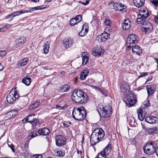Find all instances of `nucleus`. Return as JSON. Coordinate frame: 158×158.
<instances>
[{"label":"nucleus","mask_w":158,"mask_h":158,"mask_svg":"<svg viewBox=\"0 0 158 158\" xmlns=\"http://www.w3.org/2000/svg\"><path fill=\"white\" fill-rule=\"evenodd\" d=\"M71 98L74 102L80 104L85 103L88 100L86 94L79 89L73 91Z\"/></svg>","instance_id":"f257e3e1"},{"label":"nucleus","mask_w":158,"mask_h":158,"mask_svg":"<svg viewBox=\"0 0 158 158\" xmlns=\"http://www.w3.org/2000/svg\"><path fill=\"white\" fill-rule=\"evenodd\" d=\"M73 117L77 120L81 121L84 119L86 115V111L83 107H75L72 111Z\"/></svg>","instance_id":"f03ea898"},{"label":"nucleus","mask_w":158,"mask_h":158,"mask_svg":"<svg viewBox=\"0 0 158 158\" xmlns=\"http://www.w3.org/2000/svg\"><path fill=\"white\" fill-rule=\"evenodd\" d=\"M97 110L100 116L104 118L110 117L112 114L111 108L109 105L103 106L101 104L98 105Z\"/></svg>","instance_id":"7ed1b4c3"},{"label":"nucleus","mask_w":158,"mask_h":158,"mask_svg":"<svg viewBox=\"0 0 158 158\" xmlns=\"http://www.w3.org/2000/svg\"><path fill=\"white\" fill-rule=\"evenodd\" d=\"M157 147V144L155 142L151 141L146 143L143 149L145 153L151 155L155 152Z\"/></svg>","instance_id":"20e7f679"},{"label":"nucleus","mask_w":158,"mask_h":158,"mask_svg":"<svg viewBox=\"0 0 158 158\" xmlns=\"http://www.w3.org/2000/svg\"><path fill=\"white\" fill-rule=\"evenodd\" d=\"M137 36L134 34L128 36L127 38L126 45L127 46L126 50H129L133 45H135L138 42L137 40Z\"/></svg>","instance_id":"39448f33"},{"label":"nucleus","mask_w":158,"mask_h":158,"mask_svg":"<svg viewBox=\"0 0 158 158\" xmlns=\"http://www.w3.org/2000/svg\"><path fill=\"white\" fill-rule=\"evenodd\" d=\"M124 101L127 104V106L129 107L134 106L137 100L135 95L130 93L125 97Z\"/></svg>","instance_id":"423d86ee"},{"label":"nucleus","mask_w":158,"mask_h":158,"mask_svg":"<svg viewBox=\"0 0 158 158\" xmlns=\"http://www.w3.org/2000/svg\"><path fill=\"white\" fill-rule=\"evenodd\" d=\"M56 145L58 147L64 145L66 141V138L62 135H58L55 137Z\"/></svg>","instance_id":"0eeeda50"},{"label":"nucleus","mask_w":158,"mask_h":158,"mask_svg":"<svg viewBox=\"0 0 158 158\" xmlns=\"http://www.w3.org/2000/svg\"><path fill=\"white\" fill-rule=\"evenodd\" d=\"M102 139H100L97 135V133H96L94 131L91 135L90 138L91 145L93 146L99 141H101Z\"/></svg>","instance_id":"6e6552de"},{"label":"nucleus","mask_w":158,"mask_h":158,"mask_svg":"<svg viewBox=\"0 0 158 158\" xmlns=\"http://www.w3.org/2000/svg\"><path fill=\"white\" fill-rule=\"evenodd\" d=\"M153 29L152 24L148 22H145L142 24V30L146 33H149Z\"/></svg>","instance_id":"1a4fd4ad"},{"label":"nucleus","mask_w":158,"mask_h":158,"mask_svg":"<svg viewBox=\"0 0 158 158\" xmlns=\"http://www.w3.org/2000/svg\"><path fill=\"white\" fill-rule=\"evenodd\" d=\"M103 53V50L100 45L96 46L93 49L92 54L94 56H100Z\"/></svg>","instance_id":"9d476101"},{"label":"nucleus","mask_w":158,"mask_h":158,"mask_svg":"<svg viewBox=\"0 0 158 158\" xmlns=\"http://www.w3.org/2000/svg\"><path fill=\"white\" fill-rule=\"evenodd\" d=\"M74 44V40L73 39L71 38H65L63 40L64 45L67 49L73 46Z\"/></svg>","instance_id":"9b49d317"},{"label":"nucleus","mask_w":158,"mask_h":158,"mask_svg":"<svg viewBox=\"0 0 158 158\" xmlns=\"http://www.w3.org/2000/svg\"><path fill=\"white\" fill-rule=\"evenodd\" d=\"M109 36V34L107 33H102L97 37L96 40L99 43L105 42L107 40Z\"/></svg>","instance_id":"f8f14e48"},{"label":"nucleus","mask_w":158,"mask_h":158,"mask_svg":"<svg viewBox=\"0 0 158 158\" xmlns=\"http://www.w3.org/2000/svg\"><path fill=\"white\" fill-rule=\"evenodd\" d=\"M114 9L117 11H121L124 10L126 6L122 5L121 3L116 2L113 5Z\"/></svg>","instance_id":"ddd939ff"},{"label":"nucleus","mask_w":158,"mask_h":158,"mask_svg":"<svg viewBox=\"0 0 158 158\" xmlns=\"http://www.w3.org/2000/svg\"><path fill=\"white\" fill-rule=\"evenodd\" d=\"M24 13H25V10H22L19 11H17L8 15L6 17V19H9V21H11L12 20L13 18L14 17Z\"/></svg>","instance_id":"4468645a"},{"label":"nucleus","mask_w":158,"mask_h":158,"mask_svg":"<svg viewBox=\"0 0 158 158\" xmlns=\"http://www.w3.org/2000/svg\"><path fill=\"white\" fill-rule=\"evenodd\" d=\"M130 86L129 85L125 82H123L120 86V90L124 94L129 91Z\"/></svg>","instance_id":"2eb2a0df"},{"label":"nucleus","mask_w":158,"mask_h":158,"mask_svg":"<svg viewBox=\"0 0 158 158\" xmlns=\"http://www.w3.org/2000/svg\"><path fill=\"white\" fill-rule=\"evenodd\" d=\"M131 47H132V51L133 54L139 55L142 53V49L139 46L133 45Z\"/></svg>","instance_id":"dca6fc26"},{"label":"nucleus","mask_w":158,"mask_h":158,"mask_svg":"<svg viewBox=\"0 0 158 158\" xmlns=\"http://www.w3.org/2000/svg\"><path fill=\"white\" fill-rule=\"evenodd\" d=\"M17 114V111L15 110H12L7 112L5 115L6 119L12 118L15 116Z\"/></svg>","instance_id":"f3484780"},{"label":"nucleus","mask_w":158,"mask_h":158,"mask_svg":"<svg viewBox=\"0 0 158 158\" xmlns=\"http://www.w3.org/2000/svg\"><path fill=\"white\" fill-rule=\"evenodd\" d=\"M147 18L148 17H146V16H143V15H138L136 22L139 24H143L145 22V21L146 20Z\"/></svg>","instance_id":"a211bd4d"},{"label":"nucleus","mask_w":158,"mask_h":158,"mask_svg":"<svg viewBox=\"0 0 158 158\" xmlns=\"http://www.w3.org/2000/svg\"><path fill=\"white\" fill-rule=\"evenodd\" d=\"M13 92H10L6 97L7 102L10 104H13L15 101V98H14Z\"/></svg>","instance_id":"6ab92c4d"},{"label":"nucleus","mask_w":158,"mask_h":158,"mask_svg":"<svg viewBox=\"0 0 158 158\" xmlns=\"http://www.w3.org/2000/svg\"><path fill=\"white\" fill-rule=\"evenodd\" d=\"M35 115L34 114H31L28 115L26 118L22 120L23 123H27L28 122L31 123L32 121L36 119L35 117Z\"/></svg>","instance_id":"aec40b11"},{"label":"nucleus","mask_w":158,"mask_h":158,"mask_svg":"<svg viewBox=\"0 0 158 158\" xmlns=\"http://www.w3.org/2000/svg\"><path fill=\"white\" fill-rule=\"evenodd\" d=\"M38 133L40 135L43 136L48 135L50 133L49 130L46 127L39 130L37 131Z\"/></svg>","instance_id":"412c9836"},{"label":"nucleus","mask_w":158,"mask_h":158,"mask_svg":"<svg viewBox=\"0 0 158 158\" xmlns=\"http://www.w3.org/2000/svg\"><path fill=\"white\" fill-rule=\"evenodd\" d=\"M131 22L129 19H125L123 23L122 24V27L124 30L129 29L131 27Z\"/></svg>","instance_id":"4be33fe9"},{"label":"nucleus","mask_w":158,"mask_h":158,"mask_svg":"<svg viewBox=\"0 0 158 158\" xmlns=\"http://www.w3.org/2000/svg\"><path fill=\"white\" fill-rule=\"evenodd\" d=\"M111 150V145L110 144H108V145L104 148L102 151L101 152L106 157H108V156L109 155Z\"/></svg>","instance_id":"5701e85b"},{"label":"nucleus","mask_w":158,"mask_h":158,"mask_svg":"<svg viewBox=\"0 0 158 158\" xmlns=\"http://www.w3.org/2000/svg\"><path fill=\"white\" fill-rule=\"evenodd\" d=\"M94 131L100 139H102L105 136V132L103 130L100 128H98L94 130Z\"/></svg>","instance_id":"b1692460"},{"label":"nucleus","mask_w":158,"mask_h":158,"mask_svg":"<svg viewBox=\"0 0 158 158\" xmlns=\"http://www.w3.org/2000/svg\"><path fill=\"white\" fill-rule=\"evenodd\" d=\"M94 131L100 139H102L105 136V132L103 130L100 128H98L94 130Z\"/></svg>","instance_id":"393cba45"},{"label":"nucleus","mask_w":158,"mask_h":158,"mask_svg":"<svg viewBox=\"0 0 158 158\" xmlns=\"http://www.w3.org/2000/svg\"><path fill=\"white\" fill-rule=\"evenodd\" d=\"M156 117L148 116L145 118V121L150 124H154L156 123Z\"/></svg>","instance_id":"a878e982"},{"label":"nucleus","mask_w":158,"mask_h":158,"mask_svg":"<svg viewBox=\"0 0 158 158\" xmlns=\"http://www.w3.org/2000/svg\"><path fill=\"white\" fill-rule=\"evenodd\" d=\"M154 85H153L152 86V85H150L146 86V88L148 96H151L154 93L155 90L154 88H153Z\"/></svg>","instance_id":"bb28decb"},{"label":"nucleus","mask_w":158,"mask_h":158,"mask_svg":"<svg viewBox=\"0 0 158 158\" xmlns=\"http://www.w3.org/2000/svg\"><path fill=\"white\" fill-rule=\"evenodd\" d=\"M26 38L25 37H21L15 41V44L19 46L22 44H23L26 41Z\"/></svg>","instance_id":"cd10ccee"},{"label":"nucleus","mask_w":158,"mask_h":158,"mask_svg":"<svg viewBox=\"0 0 158 158\" xmlns=\"http://www.w3.org/2000/svg\"><path fill=\"white\" fill-rule=\"evenodd\" d=\"M133 2L136 6L139 8L143 6L145 0H133Z\"/></svg>","instance_id":"c85d7f7f"},{"label":"nucleus","mask_w":158,"mask_h":158,"mask_svg":"<svg viewBox=\"0 0 158 158\" xmlns=\"http://www.w3.org/2000/svg\"><path fill=\"white\" fill-rule=\"evenodd\" d=\"M55 155L57 156L62 157L65 155V152L62 150H60L58 149H55L54 151Z\"/></svg>","instance_id":"c756f323"},{"label":"nucleus","mask_w":158,"mask_h":158,"mask_svg":"<svg viewBox=\"0 0 158 158\" xmlns=\"http://www.w3.org/2000/svg\"><path fill=\"white\" fill-rule=\"evenodd\" d=\"M85 27V26L83 25L82 26V28L81 31L79 33V35L80 36L83 37L86 35L88 31V29L86 28V26Z\"/></svg>","instance_id":"7c9ffc66"},{"label":"nucleus","mask_w":158,"mask_h":158,"mask_svg":"<svg viewBox=\"0 0 158 158\" xmlns=\"http://www.w3.org/2000/svg\"><path fill=\"white\" fill-rule=\"evenodd\" d=\"M70 88V86L68 85L65 84L62 85L59 89L60 92L63 93L68 91Z\"/></svg>","instance_id":"2f4dec72"},{"label":"nucleus","mask_w":158,"mask_h":158,"mask_svg":"<svg viewBox=\"0 0 158 158\" xmlns=\"http://www.w3.org/2000/svg\"><path fill=\"white\" fill-rule=\"evenodd\" d=\"M137 114L139 119L141 121H143L145 115L142 114V110L141 108H139L137 110Z\"/></svg>","instance_id":"473e14b6"},{"label":"nucleus","mask_w":158,"mask_h":158,"mask_svg":"<svg viewBox=\"0 0 158 158\" xmlns=\"http://www.w3.org/2000/svg\"><path fill=\"white\" fill-rule=\"evenodd\" d=\"M49 41H47L45 42L43 49L44 53L46 54L48 52L49 49Z\"/></svg>","instance_id":"72a5a7b5"},{"label":"nucleus","mask_w":158,"mask_h":158,"mask_svg":"<svg viewBox=\"0 0 158 158\" xmlns=\"http://www.w3.org/2000/svg\"><path fill=\"white\" fill-rule=\"evenodd\" d=\"M19 100L21 104L24 106L28 100V98L26 96H22L19 97Z\"/></svg>","instance_id":"f704fd0d"},{"label":"nucleus","mask_w":158,"mask_h":158,"mask_svg":"<svg viewBox=\"0 0 158 158\" xmlns=\"http://www.w3.org/2000/svg\"><path fill=\"white\" fill-rule=\"evenodd\" d=\"M139 15H143L145 16L148 17L149 16V13L148 11L146 9H141L139 11Z\"/></svg>","instance_id":"c9c22d12"},{"label":"nucleus","mask_w":158,"mask_h":158,"mask_svg":"<svg viewBox=\"0 0 158 158\" xmlns=\"http://www.w3.org/2000/svg\"><path fill=\"white\" fill-rule=\"evenodd\" d=\"M23 83H24L27 86L29 85L31 82V78L26 77H24L22 80Z\"/></svg>","instance_id":"e433bc0d"},{"label":"nucleus","mask_w":158,"mask_h":158,"mask_svg":"<svg viewBox=\"0 0 158 158\" xmlns=\"http://www.w3.org/2000/svg\"><path fill=\"white\" fill-rule=\"evenodd\" d=\"M30 123L32 125V128L35 129L36 126H39L40 125V121L38 118H36L32 121Z\"/></svg>","instance_id":"4c0bfd02"},{"label":"nucleus","mask_w":158,"mask_h":158,"mask_svg":"<svg viewBox=\"0 0 158 158\" xmlns=\"http://www.w3.org/2000/svg\"><path fill=\"white\" fill-rule=\"evenodd\" d=\"M28 59L27 58H25L21 60L19 62V64H18V67L24 66L26 65L28 61Z\"/></svg>","instance_id":"58836bf2"},{"label":"nucleus","mask_w":158,"mask_h":158,"mask_svg":"<svg viewBox=\"0 0 158 158\" xmlns=\"http://www.w3.org/2000/svg\"><path fill=\"white\" fill-rule=\"evenodd\" d=\"M157 128L156 127H153L151 128H149L147 130V132L149 134H152L155 133L157 130Z\"/></svg>","instance_id":"ea45409f"},{"label":"nucleus","mask_w":158,"mask_h":158,"mask_svg":"<svg viewBox=\"0 0 158 158\" xmlns=\"http://www.w3.org/2000/svg\"><path fill=\"white\" fill-rule=\"evenodd\" d=\"M11 26L10 24H6L0 28V32H3L7 31Z\"/></svg>","instance_id":"a19ab883"},{"label":"nucleus","mask_w":158,"mask_h":158,"mask_svg":"<svg viewBox=\"0 0 158 158\" xmlns=\"http://www.w3.org/2000/svg\"><path fill=\"white\" fill-rule=\"evenodd\" d=\"M48 7V5H46L45 6L42 5L41 6H39L34 7L32 9L33 10H42Z\"/></svg>","instance_id":"79ce46f5"},{"label":"nucleus","mask_w":158,"mask_h":158,"mask_svg":"<svg viewBox=\"0 0 158 158\" xmlns=\"http://www.w3.org/2000/svg\"><path fill=\"white\" fill-rule=\"evenodd\" d=\"M39 102H34L30 106V108L32 109H35L38 107V106L40 104Z\"/></svg>","instance_id":"37998d69"},{"label":"nucleus","mask_w":158,"mask_h":158,"mask_svg":"<svg viewBox=\"0 0 158 158\" xmlns=\"http://www.w3.org/2000/svg\"><path fill=\"white\" fill-rule=\"evenodd\" d=\"M82 64L83 65L86 64L88 61V58L86 55L83 56L82 57Z\"/></svg>","instance_id":"c03bdc74"},{"label":"nucleus","mask_w":158,"mask_h":158,"mask_svg":"<svg viewBox=\"0 0 158 158\" xmlns=\"http://www.w3.org/2000/svg\"><path fill=\"white\" fill-rule=\"evenodd\" d=\"M87 72H86V73H85L84 72H82L80 75V79L81 80H83L85 79L87 75Z\"/></svg>","instance_id":"a18cd8bd"},{"label":"nucleus","mask_w":158,"mask_h":158,"mask_svg":"<svg viewBox=\"0 0 158 158\" xmlns=\"http://www.w3.org/2000/svg\"><path fill=\"white\" fill-rule=\"evenodd\" d=\"M10 92H13V94H14V98H15V100L19 98L20 97L19 94H18L16 91L13 89H12L10 91Z\"/></svg>","instance_id":"49530a36"},{"label":"nucleus","mask_w":158,"mask_h":158,"mask_svg":"<svg viewBox=\"0 0 158 158\" xmlns=\"http://www.w3.org/2000/svg\"><path fill=\"white\" fill-rule=\"evenodd\" d=\"M77 23L76 19L74 18L71 19L70 21V24L72 26H73Z\"/></svg>","instance_id":"de8ad7c7"},{"label":"nucleus","mask_w":158,"mask_h":158,"mask_svg":"<svg viewBox=\"0 0 158 158\" xmlns=\"http://www.w3.org/2000/svg\"><path fill=\"white\" fill-rule=\"evenodd\" d=\"M101 152L98 153L95 158H107Z\"/></svg>","instance_id":"09e8293b"},{"label":"nucleus","mask_w":158,"mask_h":158,"mask_svg":"<svg viewBox=\"0 0 158 158\" xmlns=\"http://www.w3.org/2000/svg\"><path fill=\"white\" fill-rule=\"evenodd\" d=\"M74 18L76 19L77 23H79L82 20V16L81 15H78L76 16Z\"/></svg>","instance_id":"8fccbe9b"},{"label":"nucleus","mask_w":158,"mask_h":158,"mask_svg":"<svg viewBox=\"0 0 158 158\" xmlns=\"http://www.w3.org/2000/svg\"><path fill=\"white\" fill-rule=\"evenodd\" d=\"M150 2L155 6L158 7V0H151Z\"/></svg>","instance_id":"3c124183"},{"label":"nucleus","mask_w":158,"mask_h":158,"mask_svg":"<svg viewBox=\"0 0 158 158\" xmlns=\"http://www.w3.org/2000/svg\"><path fill=\"white\" fill-rule=\"evenodd\" d=\"M37 134L36 133L34 132L32 133L31 135H29L28 136V138L29 139H31L34 138V137L36 136Z\"/></svg>","instance_id":"603ef678"},{"label":"nucleus","mask_w":158,"mask_h":158,"mask_svg":"<svg viewBox=\"0 0 158 158\" xmlns=\"http://www.w3.org/2000/svg\"><path fill=\"white\" fill-rule=\"evenodd\" d=\"M104 23L106 25L109 26L110 24V21L109 19H106L104 21Z\"/></svg>","instance_id":"864d4df0"},{"label":"nucleus","mask_w":158,"mask_h":158,"mask_svg":"<svg viewBox=\"0 0 158 158\" xmlns=\"http://www.w3.org/2000/svg\"><path fill=\"white\" fill-rule=\"evenodd\" d=\"M148 73L143 72L141 73V74L138 77L139 78H140L143 77L147 76L148 74Z\"/></svg>","instance_id":"5fc2aeb1"},{"label":"nucleus","mask_w":158,"mask_h":158,"mask_svg":"<svg viewBox=\"0 0 158 158\" xmlns=\"http://www.w3.org/2000/svg\"><path fill=\"white\" fill-rule=\"evenodd\" d=\"M6 54V52L5 51L0 50V56H4Z\"/></svg>","instance_id":"6e6d98bb"},{"label":"nucleus","mask_w":158,"mask_h":158,"mask_svg":"<svg viewBox=\"0 0 158 158\" xmlns=\"http://www.w3.org/2000/svg\"><path fill=\"white\" fill-rule=\"evenodd\" d=\"M93 87L97 91H100L102 93V94H104V92L102 90V89H100V88L98 87V86H94Z\"/></svg>","instance_id":"4d7b16f0"},{"label":"nucleus","mask_w":158,"mask_h":158,"mask_svg":"<svg viewBox=\"0 0 158 158\" xmlns=\"http://www.w3.org/2000/svg\"><path fill=\"white\" fill-rule=\"evenodd\" d=\"M42 156L41 155H37L33 156L31 157V158H42Z\"/></svg>","instance_id":"13d9d810"},{"label":"nucleus","mask_w":158,"mask_h":158,"mask_svg":"<svg viewBox=\"0 0 158 158\" xmlns=\"http://www.w3.org/2000/svg\"><path fill=\"white\" fill-rule=\"evenodd\" d=\"M8 145L9 147L11 148L12 151L13 152H15V150H14V145H13V144H8Z\"/></svg>","instance_id":"bf43d9fd"},{"label":"nucleus","mask_w":158,"mask_h":158,"mask_svg":"<svg viewBox=\"0 0 158 158\" xmlns=\"http://www.w3.org/2000/svg\"><path fill=\"white\" fill-rule=\"evenodd\" d=\"M150 106V104L149 101L148 100L147 101V102L144 104V106L145 107H146L147 108H148V106Z\"/></svg>","instance_id":"052dcab7"},{"label":"nucleus","mask_w":158,"mask_h":158,"mask_svg":"<svg viewBox=\"0 0 158 158\" xmlns=\"http://www.w3.org/2000/svg\"><path fill=\"white\" fill-rule=\"evenodd\" d=\"M56 108L58 110H61L64 109V106H60L58 105H56Z\"/></svg>","instance_id":"680f3d73"},{"label":"nucleus","mask_w":158,"mask_h":158,"mask_svg":"<svg viewBox=\"0 0 158 158\" xmlns=\"http://www.w3.org/2000/svg\"><path fill=\"white\" fill-rule=\"evenodd\" d=\"M152 77H153L151 76H149L148 77V78L147 79L145 84H146V83H147V82L151 81L152 79Z\"/></svg>","instance_id":"e2e57ef3"},{"label":"nucleus","mask_w":158,"mask_h":158,"mask_svg":"<svg viewBox=\"0 0 158 158\" xmlns=\"http://www.w3.org/2000/svg\"><path fill=\"white\" fill-rule=\"evenodd\" d=\"M154 19L156 22L158 23V16H155Z\"/></svg>","instance_id":"0e129e2a"},{"label":"nucleus","mask_w":158,"mask_h":158,"mask_svg":"<svg viewBox=\"0 0 158 158\" xmlns=\"http://www.w3.org/2000/svg\"><path fill=\"white\" fill-rule=\"evenodd\" d=\"M63 126L65 127H69V125L68 123H63Z\"/></svg>","instance_id":"69168bd1"},{"label":"nucleus","mask_w":158,"mask_h":158,"mask_svg":"<svg viewBox=\"0 0 158 158\" xmlns=\"http://www.w3.org/2000/svg\"><path fill=\"white\" fill-rule=\"evenodd\" d=\"M89 0H86V2L85 3V4H84V5L86 6L89 3Z\"/></svg>","instance_id":"338daca9"},{"label":"nucleus","mask_w":158,"mask_h":158,"mask_svg":"<svg viewBox=\"0 0 158 158\" xmlns=\"http://www.w3.org/2000/svg\"><path fill=\"white\" fill-rule=\"evenodd\" d=\"M156 155L158 156V146L156 148V150L155 152Z\"/></svg>","instance_id":"774afa93"}]
</instances>
